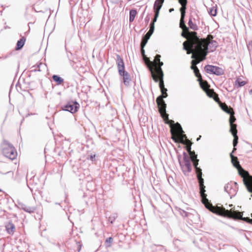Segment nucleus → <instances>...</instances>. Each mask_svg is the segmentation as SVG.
<instances>
[{
  "label": "nucleus",
  "instance_id": "3c124183",
  "mask_svg": "<svg viewBox=\"0 0 252 252\" xmlns=\"http://www.w3.org/2000/svg\"><path fill=\"white\" fill-rule=\"evenodd\" d=\"M173 128L171 127V132L172 134H173Z\"/></svg>",
  "mask_w": 252,
  "mask_h": 252
},
{
  "label": "nucleus",
  "instance_id": "2f4dec72",
  "mask_svg": "<svg viewBox=\"0 0 252 252\" xmlns=\"http://www.w3.org/2000/svg\"><path fill=\"white\" fill-rule=\"evenodd\" d=\"M193 71L195 76L198 78V81H200V80L201 79V76L199 73V70L198 69V68L197 67H195V68H194V69L193 70Z\"/></svg>",
  "mask_w": 252,
  "mask_h": 252
},
{
  "label": "nucleus",
  "instance_id": "a18cd8bd",
  "mask_svg": "<svg viewBox=\"0 0 252 252\" xmlns=\"http://www.w3.org/2000/svg\"><path fill=\"white\" fill-rule=\"evenodd\" d=\"M201 83L202 84V86L204 88H205L206 90H207L209 88H207V85L206 84V83H202L201 82H200V84Z\"/></svg>",
  "mask_w": 252,
  "mask_h": 252
},
{
  "label": "nucleus",
  "instance_id": "de8ad7c7",
  "mask_svg": "<svg viewBox=\"0 0 252 252\" xmlns=\"http://www.w3.org/2000/svg\"><path fill=\"white\" fill-rule=\"evenodd\" d=\"M249 46H252V41H250L249 44Z\"/></svg>",
  "mask_w": 252,
  "mask_h": 252
},
{
  "label": "nucleus",
  "instance_id": "e433bc0d",
  "mask_svg": "<svg viewBox=\"0 0 252 252\" xmlns=\"http://www.w3.org/2000/svg\"><path fill=\"white\" fill-rule=\"evenodd\" d=\"M198 62H195L194 60L191 61V69L192 70L194 69V68H195L196 65L198 63Z\"/></svg>",
  "mask_w": 252,
  "mask_h": 252
},
{
  "label": "nucleus",
  "instance_id": "f03ea898",
  "mask_svg": "<svg viewBox=\"0 0 252 252\" xmlns=\"http://www.w3.org/2000/svg\"><path fill=\"white\" fill-rule=\"evenodd\" d=\"M207 209L213 213L233 219L241 220L249 223L252 224V219H250L248 217H243L242 213L238 211H235L232 209L226 210L224 208L216 207L213 205H208Z\"/></svg>",
  "mask_w": 252,
  "mask_h": 252
},
{
  "label": "nucleus",
  "instance_id": "864d4df0",
  "mask_svg": "<svg viewBox=\"0 0 252 252\" xmlns=\"http://www.w3.org/2000/svg\"><path fill=\"white\" fill-rule=\"evenodd\" d=\"M224 189H225V190H226V187H224Z\"/></svg>",
  "mask_w": 252,
  "mask_h": 252
},
{
  "label": "nucleus",
  "instance_id": "f8f14e48",
  "mask_svg": "<svg viewBox=\"0 0 252 252\" xmlns=\"http://www.w3.org/2000/svg\"><path fill=\"white\" fill-rule=\"evenodd\" d=\"M155 30V27L153 24L150 27V30L146 33V34L143 36L141 43H142V46L144 47L147 44L148 40L150 39V37L153 33Z\"/></svg>",
  "mask_w": 252,
  "mask_h": 252
},
{
  "label": "nucleus",
  "instance_id": "72a5a7b5",
  "mask_svg": "<svg viewBox=\"0 0 252 252\" xmlns=\"http://www.w3.org/2000/svg\"><path fill=\"white\" fill-rule=\"evenodd\" d=\"M209 12L211 15L215 16L217 15V9L214 7H212L210 8Z\"/></svg>",
  "mask_w": 252,
  "mask_h": 252
},
{
  "label": "nucleus",
  "instance_id": "cd10ccee",
  "mask_svg": "<svg viewBox=\"0 0 252 252\" xmlns=\"http://www.w3.org/2000/svg\"><path fill=\"white\" fill-rule=\"evenodd\" d=\"M188 25L189 28L193 30H197L198 27L196 24H194L191 19H190L188 22Z\"/></svg>",
  "mask_w": 252,
  "mask_h": 252
},
{
  "label": "nucleus",
  "instance_id": "a19ab883",
  "mask_svg": "<svg viewBox=\"0 0 252 252\" xmlns=\"http://www.w3.org/2000/svg\"><path fill=\"white\" fill-rule=\"evenodd\" d=\"M187 150L189 155L193 153V152L191 151V145L187 147Z\"/></svg>",
  "mask_w": 252,
  "mask_h": 252
},
{
  "label": "nucleus",
  "instance_id": "603ef678",
  "mask_svg": "<svg viewBox=\"0 0 252 252\" xmlns=\"http://www.w3.org/2000/svg\"><path fill=\"white\" fill-rule=\"evenodd\" d=\"M108 247H110L111 246V245L109 244V245L107 246Z\"/></svg>",
  "mask_w": 252,
  "mask_h": 252
},
{
  "label": "nucleus",
  "instance_id": "ea45409f",
  "mask_svg": "<svg viewBox=\"0 0 252 252\" xmlns=\"http://www.w3.org/2000/svg\"><path fill=\"white\" fill-rule=\"evenodd\" d=\"M160 57H161V56L160 55H158V54L156 55V56H155V61L157 63L158 62H159Z\"/></svg>",
  "mask_w": 252,
  "mask_h": 252
},
{
  "label": "nucleus",
  "instance_id": "c9c22d12",
  "mask_svg": "<svg viewBox=\"0 0 252 252\" xmlns=\"http://www.w3.org/2000/svg\"><path fill=\"white\" fill-rule=\"evenodd\" d=\"M236 119L235 118L231 115H230V117L229 118V123L230 125L234 124L233 123L235 121Z\"/></svg>",
  "mask_w": 252,
  "mask_h": 252
},
{
  "label": "nucleus",
  "instance_id": "aec40b11",
  "mask_svg": "<svg viewBox=\"0 0 252 252\" xmlns=\"http://www.w3.org/2000/svg\"><path fill=\"white\" fill-rule=\"evenodd\" d=\"M195 39L192 40V41H191V43H190V45H189V48H190V50H188V47L187 46L186 43V42H184V43H183V49H184V50L187 51V54H189L190 53H192V52H195L196 53V52L194 51V49L192 47V44L193 43H195Z\"/></svg>",
  "mask_w": 252,
  "mask_h": 252
},
{
  "label": "nucleus",
  "instance_id": "5701e85b",
  "mask_svg": "<svg viewBox=\"0 0 252 252\" xmlns=\"http://www.w3.org/2000/svg\"><path fill=\"white\" fill-rule=\"evenodd\" d=\"M52 79L58 85H60L63 82V79L57 75H53L52 76Z\"/></svg>",
  "mask_w": 252,
  "mask_h": 252
},
{
  "label": "nucleus",
  "instance_id": "473e14b6",
  "mask_svg": "<svg viewBox=\"0 0 252 252\" xmlns=\"http://www.w3.org/2000/svg\"><path fill=\"white\" fill-rule=\"evenodd\" d=\"M233 136L234 137L233 141V145L234 147H235L238 144V136H237V135H233ZM236 150V149H235V148H234V150Z\"/></svg>",
  "mask_w": 252,
  "mask_h": 252
},
{
  "label": "nucleus",
  "instance_id": "a878e982",
  "mask_svg": "<svg viewBox=\"0 0 252 252\" xmlns=\"http://www.w3.org/2000/svg\"><path fill=\"white\" fill-rule=\"evenodd\" d=\"M230 132L232 133V135H236L237 134V130L236 129L237 125L235 124L230 125Z\"/></svg>",
  "mask_w": 252,
  "mask_h": 252
},
{
  "label": "nucleus",
  "instance_id": "4c0bfd02",
  "mask_svg": "<svg viewBox=\"0 0 252 252\" xmlns=\"http://www.w3.org/2000/svg\"><path fill=\"white\" fill-rule=\"evenodd\" d=\"M160 91L162 94L161 95H166V94H167V89L166 88H165V87L163 88L160 89Z\"/></svg>",
  "mask_w": 252,
  "mask_h": 252
},
{
  "label": "nucleus",
  "instance_id": "393cba45",
  "mask_svg": "<svg viewBox=\"0 0 252 252\" xmlns=\"http://www.w3.org/2000/svg\"><path fill=\"white\" fill-rule=\"evenodd\" d=\"M221 109L227 114L231 115L233 114V110L229 108L226 105L224 104L221 106Z\"/></svg>",
  "mask_w": 252,
  "mask_h": 252
},
{
  "label": "nucleus",
  "instance_id": "4468645a",
  "mask_svg": "<svg viewBox=\"0 0 252 252\" xmlns=\"http://www.w3.org/2000/svg\"><path fill=\"white\" fill-rule=\"evenodd\" d=\"M19 208L25 211V212L29 213H33L36 210V207H30L22 203H19Z\"/></svg>",
  "mask_w": 252,
  "mask_h": 252
},
{
  "label": "nucleus",
  "instance_id": "6ab92c4d",
  "mask_svg": "<svg viewBox=\"0 0 252 252\" xmlns=\"http://www.w3.org/2000/svg\"><path fill=\"white\" fill-rule=\"evenodd\" d=\"M5 228L8 234H13L14 233L15 225L11 221H9L8 223L6 224Z\"/></svg>",
  "mask_w": 252,
  "mask_h": 252
},
{
  "label": "nucleus",
  "instance_id": "ddd939ff",
  "mask_svg": "<svg viewBox=\"0 0 252 252\" xmlns=\"http://www.w3.org/2000/svg\"><path fill=\"white\" fill-rule=\"evenodd\" d=\"M181 35L186 38H188L189 37H190L192 38V40L195 39V41L197 39H199L197 36L196 32H189V31L188 32L187 31H184L183 30V32L181 33Z\"/></svg>",
  "mask_w": 252,
  "mask_h": 252
},
{
  "label": "nucleus",
  "instance_id": "c03bdc74",
  "mask_svg": "<svg viewBox=\"0 0 252 252\" xmlns=\"http://www.w3.org/2000/svg\"><path fill=\"white\" fill-rule=\"evenodd\" d=\"M95 157V155H91L90 156L89 158H87L88 159H91V160L93 161L94 160V159Z\"/></svg>",
  "mask_w": 252,
  "mask_h": 252
},
{
  "label": "nucleus",
  "instance_id": "20e7f679",
  "mask_svg": "<svg viewBox=\"0 0 252 252\" xmlns=\"http://www.w3.org/2000/svg\"><path fill=\"white\" fill-rule=\"evenodd\" d=\"M117 64L118 72L121 76L123 77L124 84L128 86L131 82V78L129 73L125 70V64L123 60L119 55H117Z\"/></svg>",
  "mask_w": 252,
  "mask_h": 252
},
{
  "label": "nucleus",
  "instance_id": "09e8293b",
  "mask_svg": "<svg viewBox=\"0 0 252 252\" xmlns=\"http://www.w3.org/2000/svg\"><path fill=\"white\" fill-rule=\"evenodd\" d=\"M249 94H252V89L249 91Z\"/></svg>",
  "mask_w": 252,
  "mask_h": 252
},
{
  "label": "nucleus",
  "instance_id": "5fc2aeb1",
  "mask_svg": "<svg viewBox=\"0 0 252 252\" xmlns=\"http://www.w3.org/2000/svg\"><path fill=\"white\" fill-rule=\"evenodd\" d=\"M1 191H2V189H0V192H1Z\"/></svg>",
  "mask_w": 252,
  "mask_h": 252
},
{
  "label": "nucleus",
  "instance_id": "bf43d9fd",
  "mask_svg": "<svg viewBox=\"0 0 252 252\" xmlns=\"http://www.w3.org/2000/svg\"><path fill=\"white\" fill-rule=\"evenodd\" d=\"M251 217H252V214H251Z\"/></svg>",
  "mask_w": 252,
  "mask_h": 252
},
{
  "label": "nucleus",
  "instance_id": "7ed1b4c3",
  "mask_svg": "<svg viewBox=\"0 0 252 252\" xmlns=\"http://www.w3.org/2000/svg\"><path fill=\"white\" fill-rule=\"evenodd\" d=\"M196 177L199 185L200 194L202 199V202L207 208L208 205H212L209 202L207 198V194L205 193V186L204 185V179L202 178V169L200 167L195 169Z\"/></svg>",
  "mask_w": 252,
  "mask_h": 252
},
{
  "label": "nucleus",
  "instance_id": "7c9ffc66",
  "mask_svg": "<svg viewBox=\"0 0 252 252\" xmlns=\"http://www.w3.org/2000/svg\"><path fill=\"white\" fill-rule=\"evenodd\" d=\"M159 12H158L156 11L155 12L154 18L153 19L152 22L150 23V27H151L152 24H153L154 26L155 27V23L156 22V21L157 20V19L159 16Z\"/></svg>",
  "mask_w": 252,
  "mask_h": 252
},
{
  "label": "nucleus",
  "instance_id": "dca6fc26",
  "mask_svg": "<svg viewBox=\"0 0 252 252\" xmlns=\"http://www.w3.org/2000/svg\"><path fill=\"white\" fill-rule=\"evenodd\" d=\"M179 2L182 5L180 9L181 15V16H182L183 18H185L187 0H179Z\"/></svg>",
  "mask_w": 252,
  "mask_h": 252
},
{
  "label": "nucleus",
  "instance_id": "6e6d98bb",
  "mask_svg": "<svg viewBox=\"0 0 252 252\" xmlns=\"http://www.w3.org/2000/svg\"><path fill=\"white\" fill-rule=\"evenodd\" d=\"M56 205H59V203H56Z\"/></svg>",
  "mask_w": 252,
  "mask_h": 252
},
{
  "label": "nucleus",
  "instance_id": "f704fd0d",
  "mask_svg": "<svg viewBox=\"0 0 252 252\" xmlns=\"http://www.w3.org/2000/svg\"><path fill=\"white\" fill-rule=\"evenodd\" d=\"M190 155V159H191L192 161H193V160H195L196 159H198L197 158V155L195 154L194 152H193V153L192 154H191V155Z\"/></svg>",
  "mask_w": 252,
  "mask_h": 252
},
{
  "label": "nucleus",
  "instance_id": "c756f323",
  "mask_svg": "<svg viewBox=\"0 0 252 252\" xmlns=\"http://www.w3.org/2000/svg\"><path fill=\"white\" fill-rule=\"evenodd\" d=\"M192 54L191 55V58L192 59H195L196 58V57H197V58H198V59H199L198 63L200 62L201 61H200V60L202 58V57L203 56V54L202 53H201V54L198 55L195 52H194V53H193V52H192Z\"/></svg>",
  "mask_w": 252,
  "mask_h": 252
},
{
  "label": "nucleus",
  "instance_id": "b1692460",
  "mask_svg": "<svg viewBox=\"0 0 252 252\" xmlns=\"http://www.w3.org/2000/svg\"><path fill=\"white\" fill-rule=\"evenodd\" d=\"M137 14V11L135 9H131L129 11V21L130 22L133 21L135 16Z\"/></svg>",
  "mask_w": 252,
  "mask_h": 252
},
{
  "label": "nucleus",
  "instance_id": "39448f33",
  "mask_svg": "<svg viewBox=\"0 0 252 252\" xmlns=\"http://www.w3.org/2000/svg\"><path fill=\"white\" fill-rule=\"evenodd\" d=\"M2 154L5 157L13 160L17 156V153L14 146L6 140H3L1 144Z\"/></svg>",
  "mask_w": 252,
  "mask_h": 252
},
{
  "label": "nucleus",
  "instance_id": "9d476101",
  "mask_svg": "<svg viewBox=\"0 0 252 252\" xmlns=\"http://www.w3.org/2000/svg\"><path fill=\"white\" fill-rule=\"evenodd\" d=\"M204 69L207 73L213 74L217 76L222 75L224 73V71L221 68L212 65H206L204 67Z\"/></svg>",
  "mask_w": 252,
  "mask_h": 252
},
{
  "label": "nucleus",
  "instance_id": "f3484780",
  "mask_svg": "<svg viewBox=\"0 0 252 252\" xmlns=\"http://www.w3.org/2000/svg\"><path fill=\"white\" fill-rule=\"evenodd\" d=\"M164 1V0H156L154 4V9L155 12L156 11L159 12Z\"/></svg>",
  "mask_w": 252,
  "mask_h": 252
},
{
  "label": "nucleus",
  "instance_id": "37998d69",
  "mask_svg": "<svg viewBox=\"0 0 252 252\" xmlns=\"http://www.w3.org/2000/svg\"><path fill=\"white\" fill-rule=\"evenodd\" d=\"M113 241V238L112 237H109L106 239V243H108L109 244H111Z\"/></svg>",
  "mask_w": 252,
  "mask_h": 252
},
{
  "label": "nucleus",
  "instance_id": "6e6552de",
  "mask_svg": "<svg viewBox=\"0 0 252 252\" xmlns=\"http://www.w3.org/2000/svg\"><path fill=\"white\" fill-rule=\"evenodd\" d=\"M149 69L151 71L152 77L153 79L155 81V82H159V87L160 89L164 88V84L163 81V72L162 70V68H159V71L160 72V74H156L154 72L153 68L152 66L149 67Z\"/></svg>",
  "mask_w": 252,
  "mask_h": 252
},
{
  "label": "nucleus",
  "instance_id": "2eb2a0df",
  "mask_svg": "<svg viewBox=\"0 0 252 252\" xmlns=\"http://www.w3.org/2000/svg\"><path fill=\"white\" fill-rule=\"evenodd\" d=\"M175 130H176V132L177 133H178V134L180 135L181 137L184 139V138H186L187 139V140L188 141V142H190V141L187 139V136L185 134H184V131L182 129V127L178 123H176L175 125Z\"/></svg>",
  "mask_w": 252,
  "mask_h": 252
},
{
  "label": "nucleus",
  "instance_id": "4be33fe9",
  "mask_svg": "<svg viewBox=\"0 0 252 252\" xmlns=\"http://www.w3.org/2000/svg\"><path fill=\"white\" fill-rule=\"evenodd\" d=\"M180 27L184 31H187L189 32V28L186 26L184 18H183L182 16H181L180 21Z\"/></svg>",
  "mask_w": 252,
  "mask_h": 252
},
{
  "label": "nucleus",
  "instance_id": "1a4fd4ad",
  "mask_svg": "<svg viewBox=\"0 0 252 252\" xmlns=\"http://www.w3.org/2000/svg\"><path fill=\"white\" fill-rule=\"evenodd\" d=\"M183 156H184V162H185V164L184 165L182 164V163L180 161V158H181V156H178V160H179L180 165L181 166L183 171L184 172H187L188 173H189L191 170V167L190 159L186 153L184 152Z\"/></svg>",
  "mask_w": 252,
  "mask_h": 252
},
{
  "label": "nucleus",
  "instance_id": "8fccbe9b",
  "mask_svg": "<svg viewBox=\"0 0 252 252\" xmlns=\"http://www.w3.org/2000/svg\"><path fill=\"white\" fill-rule=\"evenodd\" d=\"M201 138V136H200L199 137H198L196 139L197 141H199Z\"/></svg>",
  "mask_w": 252,
  "mask_h": 252
},
{
  "label": "nucleus",
  "instance_id": "a211bd4d",
  "mask_svg": "<svg viewBox=\"0 0 252 252\" xmlns=\"http://www.w3.org/2000/svg\"><path fill=\"white\" fill-rule=\"evenodd\" d=\"M200 87H201V88L206 92L207 95L210 98H214V100L217 101V99H219L218 97H214V95L215 94V92L210 89H208L207 90H206L205 88H204L202 86V84L201 83H200Z\"/></svg>",
  "mask_w": 252,
  "mask_h": 252
},
{
  "label": "nucleus",
  "instance_id": "c85d7f7f",
  "mask_svg": "<svg viewBox=\"0 0 252 252\" xmlns=\"http://www.w3.org/2000/svg\"><path fill=\"white\" fill-rule=\"evenodd\" d=\"M163 65V63L161 62L160 60L159 62L157 63V67H156V72L157 74H160V72L159 71V68H161V66Z\"/></svg>",
  "mask_w": 252,
  "mask_h": 252
},
{
  "label": "nucleus",
  "instance_id": "58836bf2",
  "mask_svg": "<svg viewBox=\"0 0 252 252\" xmlns=\"http://www.w3.org/2000/svg\"><path fill=\"white\" fill-rule=\"evenodd\" d=\"M198 162H199V159H196L195 160L192 161L193 164V166H194L195 169H197V168L198 167Z\"/></svg>",
  "mask_w": 252,
  "mask_h": 252
},
{
  "label": "nucleus",
  "instance_id": "0eeeda50",
  "mask_svg": "<svg viewBox=\"0 0 252 252\" xmlns=\"http://www.w3.org/2000/svg\"><path fill=\"white\" fill-rule=\"evenodd\" d=\"M230 157L231 158V161L233 165V166L236 167L238 171L239 174L243 178V180H244V178H246L247 177L250 176L249 172L246 170H245L239 164V162L237 160L236 157L233 156L232 153L230 154Z\"/></svg>",
  "mask_w": 252,
  "mask_h": 252
},
{
  "label": "nucleus",
  "instance_id": "79ce46f5",
  "mask_svg": "<svg viewBox=\"0 0 252 252\" xmlns=\"http://www.w3.org/2000/svg\"><path fill=\"white\" fill-rule=\"evenodd\" d=\"M144 47H143L142 46V43L141 42V54L143 56H145V50L144 49Z\"/></svg>",
  "mask_w": 252,
  "mask_h": 252
},
{
  "label": "nucleus",
  "instance_id": "423d86ee",
  "mask_svg": "<svg viewBox=\"0 0 252 252\" xmlns=\"http://www.w3.org/2000/svg\"><path fill=\"white\" fill-rule=\"evenodd\" d=\"M167 94H166L165 95H159L157 98L156 102L157 103L158 107V111L161 115V116L164 119L165 123L168 124V122L170 121L168 119V114L166 112V104L163 99L164 98L167 97Z\"/></svg>",
  "mask_w": 252,
  "mask_h": 252
},
{
  "label": "nucleus",
  "instance_id": "bb28decb",
  "mask_svg": "<svg viewBox=\"0 0 252 252\" xmlns=\"http://www.w3.org/2000/svg\"><path fill=\"white\" fill-rule=\"evenodd\" d=\"M235 84L236 86L238 87H242L246 84V82L244 81H241L240 79H237L235 81Z\"/></svg>",
  "mask_w": 252,
  "mask_h": 252
},
{
  "label": "nucleus",
  "instance_id": "f257e3e1",
  "mask_svg": "<svg viewBox=\"0 0 252 252\" xmlns=\"http://www.w3.org/2000/svg\"><path fill=\"white\" fill-rule=\"evenodd\" d=\"M212 38L213 37L211 35H209L207 39H197L195 43L192 44V47L198 55L201 53L203 54V56L200 61H202L206 59V56L208 52V49L211 52H213L218 46L217 42L212 40Z\"/></svg>",
  "mask_w": 252,
  "mask_h": 252
},
{
  "label": "nucleus",
  "instance_id": "13d9d810",
  "mask_svg": "<svg viewBox=\"0 0 252 252\" xmlns=\"http://www.w3.org/2000/svg\"><path fill=\"white\" fill-rule=\"evenodd\" d=\"M151 63H152V64H154V63H153V62H151Z\"/></svg>",
  "mask_w": 252,
  "mask_h": 252
},
{
  "label": "nucleus",
  "instance_id": "49530a36",
  "mask_svg": "<svg viewBox=\"0 0 252 252\" xmlns=\"http://www.w3.org/2000/svg\"><path fill=\"white\" fill-rule=\"evenodd\" d=\"M169 11V12H172V11H174V8H170Z\"/></svg>",
  "mask_w": 252,
  "mask_h": 252
},
{
  "label": "nucleus",
  "instance_id": "412c9836",
  "mask_svg": "<svg viewBox=\"0 0 252 252\" xmlns=\"http://www.w3.org/2000/svg\"><path fill=\"white\" fill-rule=\"evenodd\" d=\"M26 40V39L25 37H22L20 40H18L15 49L19 50L22 49L25 44Z\"/></svg>",
  "mask_w": 252,
  "mask_h": 252
},
{
  "label": "nucleus",
  "instance_id": "9b49d317",
  "mask_svg": "<svg viewBox=\"0 0 252 252\" xmlns=\"http://www.w3.org/2000/svg\"><path fill=\"white\" fill-rule=\"evenodd\" d=\"M79 107V104L77 101L69 102L64 106V108L63 109V110L74 113L77 111Z\"/></svg>",
  "mask_w": 252,
  "mask_h": 252
},
{
  "label": "nucleus",
  "instance_id": "4d7b16f0",
  "mask_svg": "<svg viewBox=\"0 0 252 252\" xmlns=\"http://www.w3.org/2000/svg\"><path fill=\"white\" fill-rule=\"evenodd\" d=\"M80 249H81L80 248H79V249H78V251H79L80 250Z\"/></svg>",
  "mask_w": 252,
  "mask_h": 252
}]
</instances>
